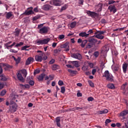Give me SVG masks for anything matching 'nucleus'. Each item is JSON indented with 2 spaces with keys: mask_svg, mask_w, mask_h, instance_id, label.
Listing matches in <instances>:
<instances>
[{
  "mask_svg": "<svg viewBox=\"0 0 128 128\" xmlns=\"http://www.w3.org/2000/svg\"><path fill=\"white\" fill-rule=\"evenodd\" d=\"M48 60V56H46V54L44 52L40 53L35 56V60L38 62H42V60Z\"/></svg>",
  "mask_w": 128,
  "mask_h": 128,
  "instance_id": "obj_1",
  "label": "nucleus"
},
{
  "mask_svg": "<svg viewBox=\"0 0 128 128\" xmlns=\"http://www.w3.org/2000/svg\"><path fill=\"white\" fill-rule=\"evenodd\" d=\"M50 38H46L43 40L38 39L34 42L35 44H48V42H50Z\"/></svg>",
  "mask_w": 128,
  "mask_h": 128,
  "instance_id": "obj_2",
  "label": "nucleus"
},
{
  "mask_svg": "<svg viewBox=\"0 0 128 128\" xmlns=\"http://www.w3.org/2000/svg\"><path fill=\"white\" fill-rule=\"evenodd\" d=\"M10 104L12 105L10 106L8 112L14 114V112H16V110H18V105L16 104H14L12 102H10Z\"/></svg>",
  "mask_w": 128,
  "mask_h": 128,
  "instance_id": "obj_3",
  "label": "nucleus"
},
{
  "mask_svg": "<svg viewBox=\"0 0 128 128\" xmlns=\"http://www.w3.org/2000/svg\"><path fill=\"white\" fill-rule=\"evenodd\" d=\"M50 28L46 26H44L39 30L38 32H39V34H46L48 32Z\"/></svg>",
  "mask_w": 128,
  "mask_h": 128,
  "instance_id": "obj_4",
  "label": "nucleus"
},
{
  "mask_svg": "<svg viewBox=\"0 0 128 128\" xmlns=\"http://www.w3.org/2000/svg\"><path fill=\"white\" fill-rule=\"evenodd\" d=\"M50 4L52 6H62V0H51L50 1Z\"/></svg>",
  "mask_w": 128,
  "mask_h": 128,
  "instance_id": "obj_5",
  "label": "nucleus"
},
{
  "mask_svg": "<svg viewBox=\"0 0 128 128\" xmlns=\"http://www.w3.org/2000/svg\"><path fill=\"white\" fill-rule=\"evenodd\" d=\"M86 12L87 14H88V16H91V18H94L98 17V14L96 12L87 10Z\"/></svg>",
  "mask_w": 128,
  "mask_h": 128,
  "instance_id": "obj_6",
  "label": "nucleus"
},
{
  "mask_svg": "<svg viewBox=\"0 0 128 128\" xmlns=\"http://www.w3.org/2000/svg\"><path fill=\"white\" fill-rule=\"evenodd\" d=\"M10 44H12L11 45H10ZM16 42H14L12 43V42L10 41V42H8L7 43L5 44L4 46L6 48L9 49L10 48H12V46H16Z\"/></svg>",
  "mask_w": 128,
  "mask_h": 128,
  "instance_id": "obj_7",
  "label": "nucleus"
},
{
  "mask_svg": "<svg viewBox=\"0 0 128 128\" xmlns=\"http://www.w3.org/2000/svg\"><path fill=\"white\" fill-rule=\"evenodd\" d=\"M42 8L44 10H50L54 8V6H50V4H46L42 6Z\"/></svg>",
  "mask_w": 128,
  "mask_h": 128,
  "instance_id": "obj_8",
  "label": "nucleus"
},
{
  "mask_svg": "<svg viewBox=\"0 0 128 128\" xmlns=\"http://www.w3.org/2000/svg\"><path fill=\"white\" fill-rule=\"evenodd\" d=\"M28 10H30L28 11H25L23 14H25L26 16H30V14H34V11H32V7H30L29 8H28Z\"/></svg>",
  "mask_w": 128,
  "mask_h": 128,
  "instance_id": "obj_9",
  "label": "nucleus"
},
{
  "mask_svg": "<svg viewBox=\"0 0 128 128\" xmlns=\"http://www.w3.org/2000/svg\"><path fill=\"white\" fill-rule=\"evenodd\" d=\"M61 48H65L64 52H69L70 51V46H68V43L66 42L64 44L61 45Z\"/></svg>",
  "mask_w": 128,
  "mask_h": 128,
  "instance_id": "obj_10",
  "label": "nucleus"
},
{
  "mask_svg": "<svg viewBox=\"0 0 128 128\" xmlns=\"http://www.w3.org/2000/svg\"><path fill=\"white\" fill-rule=\"evenodd\" d=\"M103 76H105L106 78V80H112V76L110 74V72H108V70H106L104 72V74L103 75Z\"/></svg>",
  "mask_w": 128,
  "mask_h": 128,
  "instance_id": "obj_11",
  "label": "nucleus"
},
{
  "mask_svg": "<svg viewBox=\"0 0 128 128\" xmlns=\"http://www.w3.org/2000/svg\"><path fill=\"white\" fill-rule=\"evenodd\" d=\"M6 18L7 20H9L10 18H14V14L12 12H6Z\"/></svg>",
  "mask_w": 128,
  "mask_h": 128,
  "instance_id": "obj_12",
  "label": "nucleus"
},
{
  "mask_svg": "<svg viewBox=\"0 0 128 128\" xmlns=\"http://www.w3.org/2000/svg\"><path fill=\"white\" fill-rule=\"evenodd\" d=\"M72 58H77V60H82V54H80V53H75L72 54Z\"/></svg>",
  "mask_w": 128,
  "mask_h": 128,
  "instance_id": "obj_13",
  "label": "nucleus"
},
{
  "mask_svg": "<svg viewBox=\"0 0 128 128\" xmlns=\"http://www.w3.org/2000/svg\"><path fill=\"white\" fill-rule=\"evenodd\" d=\"M34 58L32 57L28 58L26 62V66H28V64H32V62H34Z\"/></svg>",
  "mask_w": 128,
  "mask_h": 128,
  "instance_id": "obj_14",
  "label": "nucleus"
},
{
  "mask_svg": "<svg viewBox=\"0 0 128 128\" xmlns=\"http://www.w3.org/2000/svg\"><path fill=\"white\" fill-rule=\"evenodd\" d=\"M128 64L126 62H124L122 64V70L124 74H126V70H128Z\"/></svg>",
  "mask_w": 128,
  "mask_h": 128,
  "instance_id": "obj_15",
  "label": "nucleus"
},
{
  "mask_svg": "<svg viewBox=\"0 0 128 128\" xmlns=\"http://www.w3.org/2000/svg\"><path fill=\"white\" fill-rule=\"evenodd\" d=\"M96 8L97 12H102V3L98 4L96 6Z\"/></svg>",
  "mask_w": 128,
  "mask_h": 128,
  "instance_id": "obj_16",
  "label": "nucleus"
},
{
  "mask_svg": "<svg viewBox=\"0 0 128 128\" xmlns=\"http://www.w3.org/2000/svg\"><path fill=\"white\" fill-rule=\"evenodd\" d=\"M82 70H84V72H86V76H88L89 74H90V68H88V66H85V67L82 68Z\"/></svg>",
  "mask_w": 128,
  "mask_h": 128,
  "instance_id": "obj_17",
  "label": "nucleus"
},
{
  "mask_svg": "<svg viewBox=\"0 0 128 128\" xmlns=\"http://www.w3.org/2000/svg\"><path fill=\"white\" fill-rule=\"evenodd\" d=\"M12 58L14 59V60H15L16 62V64H18L20 62V60L21 58L20 56H18V58L14 57V56H12Z\"/></svg>",
  "mask_w": 128,
  "mask_h": 128,
  "instance_id": "obj_18",
  "label": "nucleus"
},
{
  "mask_svg": "<svg viewBox=\"0 0 128 128\" xmlns=\"http://www.w3.org/2000/svg\"><path fill=\"white\" fill-rule=\"evenodd\" d=\"M88 36L90 34H88L86 32H82L79 34V36H82V38H88Z\"/></svg>",
  "mask_w": 128,
  "mask_h": 128,
  "instance_id": "obj_19",
  "label": "nucleus"
},
{
  "mask_svg": "<svg viewBox=\"0 0 128 128\" xmlns=\"http://www.w3.org/2000/svg\"><path fill=\"white\" fill-rule=\"evenodd\" d=\"M89 42H90L91 44H93L94 45L96 44V42H98V40L94 38H90L88 40Z\"/></svg>",
  "mask_w": 128,
  "mask_h": 128,
  "instance_id": "obj_20",
  "label": "nucleus"
},
{
  "mask_svg": "<svg viewBox=\"0 0 128 128\" xmlns=\"http://www.w3.org/2000/svg\"><path fill=\"white\" fill-rule=\"evenodd\" d=\"M46 75L45 74H42L38 76V80H42L44 78L46 80Z\"/></svg>",
  "mask_w": 128,
  "mask_h": 128,
  "instance_id": "obj_21",
  "label": "nucleus"
},
{
  "mask_svg": "<svg viewBox=\"0 0 128 128\" xmlns=\"http://www.w3.org/2000/svg\"><path fill=\"white\" fill-rule=\"evenodd\" d=\"M54 78V76L52 74L49 76H46L45 77V80H52Z\"/></svg>",
  "mask_w": 128,
  "mask_h": 128,
  "instance_id": "obj_22",
  "label": "nucleus"
},
{
  "mask_svg": "<svg viewBox=\"0 0 128 128\" xmlns=\"http://www.w3.org/2000/svg\"><path fill=\"white\" fill-rule=\"evenodd\" d=\"M17 78L18 80H24V78L22 76V73L18 72L17 74Z\"/></svg>",
  "mask_w": 128,
  "mask_h": 128,
  "instance_id": "obj_23",
  "label": "nucleus"
},
{
  "mask_svg": "<svg viewBox=\"0 0 128 128\" xmlns=\"http://www.w3.org/2000/svg\"><path fill=\"white\" fill-rule=\"evenodd\" d=\"M126 114H128V110L122 111L120 114V116H126Z\"/></svg>",
  "mask_w": 128,
  "mask_h": 128,
  "instance_id": "obj_24",
  "label": "nucleus"
},
{
  "mask_svg": "<svg viewBox=\"0 0 128 128\" xmlns=\"http://www.w3.org/2000/svg\"><path fill=\"white\" fill-rule=\"evenodd\" d=\"M20 88L22 90H26V88H30V85L29 84H25L24 85L22 84H20Z\"/></svg>",
  "mask_w": 128,
  "mask_h": 128,
  "instance_id": "obj_25",
  "label": "nucleus"
},
{
  "mask_svg": "<svg viewBox=\"0 0 128 128\" xmlns=\"http://www.w3.org/2000/svg\"><path fill=\"white\" fill-rule=\"evenodd\" d=\"M68 72L70 74L71 76H76V74H78V72L76 70H74L70 69H68Z\"/></svg>",
  "mask_w": 128,
  "mask_h": 128,
  "instance_id": "obj_26",
  "label": "nucleus"
},
{
  "mask_svg": "<svg viewBox=\"0 0 128 128\" xmlns=\"http://www.w3.org/2000/svg\"><path fill=\"white\" fill-rule=\"evenodd\" d=\"M16 44L14 46V48H20L22 46H24V42H20L19 43L16 42Z\"/></svg>",
  "mask_w": 128,
  "mask_h": 128,
  "instance_id": "obj_27",
  "label": "nucleus"
},
{
  "mask_svg": "<svg viewBox=\"0 0 128 128\" xmlns=\"http://www.w3.org/2000/svg\"><path fill=\"white\" fill-rule=\"evenodd\" d=\"M56 125L60 127V118L57 117L56 120Z\"/></svg>",
  "mask_w": 128,
  "mask_h": 128,
  "instance_id": "obj_28",
  "label": "nucleus"
},
{
  "mask_svg": "<svg viewBox=\"0 0 128 128\" xmlns=\"http://www.w3.org/2000/svg\"><path fill=\"white\" fill-rule=\"evenodd\" d=\"M118 70H120V65L118 64H115L113 70L114 72H118Z\"/></svg>",
  "mask_w": 128,
  "mask_h": 128,
  "instance_id": "obj_29",
  "label": "nucleus"
},
{
  "mask_svg": "<svg viewBox=\"0 0 128 128\" xmlns=\"http://www.w3.org/2000/svg\"><path fill=\"white\" fill-rule=\"evenodd\" d=\"M60 66L56 64H54L52 66V70H59Z\"/></svg>",
  "mask_w": 128,
  "mask_h": 128,
  "instance_id": "obj_30",
  "label": "nucleus"
},
{
  "mask_svg": "<svg viewBox=\"0 0 128 128\" xmlns=\"http://www.w3.org/2000/svg\"><path fill=\"white\" fill-rule=\"evenodd\" d=\"M71 64H74V66H76V68H78V66H80V65L78 64V61H72L71 62Z\"/></svg>",
  "mask_w": 128,
  "mask_h": 128,
  "instance_id": "obj_31",
  "label": "nucleus"
},
{
  "mask_svg": "<svg viewBox=\"0 0 128 128\" xmlns=\"http://www.w3.org/2000/svg\"><path fill=\"white\" fill-rule=\"evenodd\" d=\"M21 72L23 74L24 78L26 77V75L28 74V72H26V69L21 70Z\"/></svg>",
  "mask_w": 128,
  "mask_h": 128,
  "instance_id": "obj_32",
  "label": "nucleus"
},
{
  "mask_svg": "<svg viewBox=\"0 0 128 128\" xmlns=\"http://www.w3.org/2000/svg\"><path fill=\"white\" fill-rule=\"evenodd\" d=\"M86 44H88V40H83L80 45L81 47L82 48H84V46H86Z\"/></svg>",
  "mask_w": 128,
  "mask_h": 128,
  "instance_id": "obj_33",
  "label": "nucleus"
},
{
  "mask_svg": "<svg viewBox=\"0 0 128 128\" xmlns=\"http://www.w3.org/2000/svg\"><path fill=\"white\" fill-rule=\"evenodd\" d=\"M108 110L107 109H104V110H102L99 112V114H108Z\"/></svg>",
  "mask_w": 128,
  "mask_h": 128,
  "instance_id": "obj_34",
  "label": "nucleus"
},
{
  "mask_svg": "<svg viewBox=\"0 0 128 128\" xmlns=\"http://www.w3.org/2000/svg\"><path fill=\"white\" fill-rule=\"evenodd\" d=\"M30 48V46H24L22 47L21 50H30V49H28Z\"/></svg>",
  "mask_w": 128,
  "mask_h": 128,
  "instance_id": "obj_35",
  "label": "nucleus"
},
{
  "mask_svg": "<svg viewBox=\"0 0 128 128\" xmlns=\"http://www.w3.org/2000/svg\"><path fill=\"white\" fill-rule=\"evenodd\" d=\"M0 78H1V80H8V78L4 74H0Z\"/></svg>",
  "mask_w": 128,
  "mask_h": 128,
  "instance_id": "obj_36",
  "label": "nucleus"
},
{
  "mask_svg": "<svg viewBox=\"0 0 128 128\" xmlns=\"http://www.w3.org/2000/svg\"><path fill=\"white\" fill-rule=\"evenodd\" d=\"M95 38H98L99 40H103L104 36L100 35V34H97L96 35Z\"/></svg>",
  "mask_w": 128,
  "mask_h": 128,
  "instance_id": "obj_37",
  "label": "nucleus"
},
{
  "mask_svg": "<svg viewBox=\"0 0 128 128\" xmlns=\"http://www.w3.org/2000/svg\"><path fill=\"white\" fill-rule=\"evenodd\" d=\"M62 52V48L61 47L58 48V49L54 50V54H58L59 52Z\"/></svg>",
  "mask_w": 128,
  "mask_h": 128,
  "instance_id": "obj_38",
  "label": "nucleus"
},
{
  "mask_svg": "<svg viewBox=\"0 0 128 128\" xmlns=\"http://www.w3.org/2000/svg\"><path fill=\"white\" fill-rule=\"evenodd\" d=\"M84 108H85L84 107H76V108H72V110H74V111L75 112V110H84Z\"/></svg>",
  "mask_w": 128,
  "mask_h": 128,
  "instance_id": "obj_39",
  "label": "nucleus"
},
{
  "mask_svg": "<svg viewBox=\"0 0 128 128\" xmlns=\"http://www.w3.org/2000/svg\"><path fill=\"white\" fill-rule=\"evenodd\" d=\"M20 30L16 29L14 32V36H20Z\"/></svg>",
  "mask_w": 128,
  "mask_h": 128,
  "instance_id": "obj_40",
  "label": "nucleus"
},
{
  "mask_svg": "<svg viewBox=\"0 0 128 128\" xmlns=\"http://www.w3.org/2000/svg\"><path fill=\"white\" fill-rule=\"evenodd\" d=\"M92 46H94V44L91 43V42H90V43L86 46V48H90Z\"/></svg>",
  "mask_w": 128,
  "mask_h": 128,
  "instance_id": "obj_41",
  "label": "nucleus"
},
{
  "mask_svg": "<svg viewBox=\"0 0 128 128\" xmlns=\"http://www.w3.org/2000/svg\"><path fill=\"white\" fill-rule=\"evenodd\" d=\"M94 32H96V30L95 29H90V30L88 32V34H94Z\"/></svg>",
  "mask_w": 128,
  "mask_h": 128,
  "instance_id": "obj_42",
  "label": "nucleus"
},
{
  "mask_svg": "<svg viewBox=\"0 0 128 128\" xmlns=\"http://www.w3.org/2000/svg\"><path fill=\"white\" fill-rule=\"evenodd\" d=\"M40 72V69H36L34 70V76H36V74H38Z\"/></svg>",
  "mask_w": 128,
  "mask_h": 128,
  "instance_id": "obj_43",
  "label": "nucleus"
},
{
  "mask_svg": "<svg viewBox=\"0 0 128 128\" xmlns=\"http://www.w3.org/2000/svg\"><path fill=\"white\" fill-rule=\"evenodd\" d=\"M3 66H6L7 68H14L12 66H10V64H4Z\"/></svg>",
  "mask_w": 128,
  "mask_h": 128,
  "instance_id": "obj_44",
  "label": "nucleus"
},
{
  "mask_svg": "<svg viewBox=\"0 0 128 128\" xmlns=\"http://www.w3.org/2000/svg\"><path fill=\"white\" fill-rule=\"evenodd\" d=\"M106 32L104 31H96V32H94V34H104Z\"/></svg>",
  "mask_w": 128,
  "mask_h": 128,
  "instance_id": "obj_45",
  "label": "nucleus"
},
{
  "mask_svg": "<svg viewBox=\"0 0 128 128\" xmlns=\"http://www.w3.org/2000/svg\"><path fill=\"white\" fill-rule=\"evenodd\" d=\"M38 18H40V15H37V16H34V17L32 18V20H34V21L36 20H38Z\"/></svg>",
  "mask_w": 128,
  "mask_h": 128,
  "instance_id": "obj_46",
  "label": "nucleus"
},
{
  "mask_svg": "<svg viewBox=\"0 0 128 128\" xmlns=\"http://www.w3.org/2000/svg\"><path fill=\"white\" fill-rule=\"evenodd\" d=\"M88 83L91 88H94V84L92 80H88Z\"/></svg>",
  "mask_w": 128,
  "mask_h": 128,
  "instance_id": "obj_47",
  "label": "nucleus"
},
{
  "mask_svg": "<svg viewBox=\"0 0 128 128\" xmlns=\"http://www.w3.org/2000/svg\"><path fill=\"white\" fill-rule=\"evenodd\" d=\"M68 8V5L65 4L64 6H62L60 9V12H63V10H66Z\"/></svg>",
  "mask_w": 128,
  "mask_h": 128,
  "instance_id": "obj_48",
  "label": "nucleus"
},
{
  "mask_svg": "<svg viewBox=\"0 0 128 128\" xmlns=\"http://www.w3.org/2000/svg\"><path fill=\"white\" fill-rule=\"evenodd\" d=\"M76 26V22H74L70 24V27L72 28H74Z\"/></svg>",
  "mask_w": 128,
  "mask_h": 128,
  "instance_id": "obj_49",
  "label": "nucleus"
},
{
  "mask_svg": "<svg viewBox=\"0 0 128 128\" xmlns=\"http://www.w3.org/2000/svg\"><path fill=\"white\" fill-rule=\"evenodd\" d=\"M126 86H128V83H125L121 86V90H124V88H126Z\"/></svg>",
  "mask_w": 128,
  "mask_h": 128,
  "instance_id": "obj_50",
  "label": "nucleus"
},
{
  "mask_svg": "<svg viewBox=\"0 0 128 128\" xmlns=\"http://www.w3.org/2000/svg\"><path fill=\"white\" fill-rule=\"evenodd\" d=\"M66 92V88L64 86L61 87V92L64 94Z\"/></svg>",
  "mask_w": 128,
  "mask_h": 128,
  "instance_id": "obj_51",
  "label": "nucleus"
},
{
  "mask_svg": "<svg viewBox=\"0 0 128 128\" xmlns=\"http://www.w3.org/2000/svg\"><path fill=\"white\" fill-rule=\"evenodd\" d=\"M6 94V90H3L2 91V92H0V96H4V94Z\"/></svg>",
  "mask_w": 128,
  "mask_h": 128,
  "instance_id": "obj_52",
  "label": "nucleus"
},
{
  "mask_svg": "<svg viewBox=\"0 0 128 128\" xmlns=\"http://www.w3.org/2000/svg\"><path fill=\"white\" fill-rule=\"evenodd\" d=\"M108 10H110V12H112V5L109 6Z\"/></svg>",
  "mask_w": 128,
  "mask_h": 128,
  "instance_id": "obj_53",
  "label": "nucleus"
},
{
  "mask_svg": "<svg viewBox=\"0 0 128 128\" xmlns=\"http://www.w3.org/2000/svg\"><path fill=\"white\" fill-rule=\"evenodd\" d=\"M44 28V24L38 25V30H40V28Z\"/></svg>",
  "mask_w": 128,
  "mask_h": 128,
  "instance_id": "obj_54",
  "label": "nucleus"
},
{
  "mask_svg": "<svg viewBox=\"0 0 128 128\" xmlns=\"http://www.w3.org/2000/svg\"><path fill=\"white\" fill-rule=\"evenodd\" d=\"M58 84L59 86H64V82H62V80H59Z\"/></svg>",
  "mask_w": 128,
  "mask_h": 128,
  "instance_id": "obj_55",
  "label": "nucleus"
},
{
  "mask_svg": "<svg viewBox=\"0 0 128 128\" xmlns=\"http://www.w3.org/2000/svg\"><path fill=\"white\" fill-rule=\"evenodd\" d=\"M108 88H111L112 90V84H109L107 86Z\"/></svg>",
  "mask_w": 128,
  "mask_h": 128,
  "instance_id": "obj_56",
  "label": "nucleus"
},
{
  "mask_svg": "<svg viewBox=\"0 0 128 128\" xmlns=\"http://www.w3.org/2000/svg\"><path fill=\"white\" fill-rule=\"evenodd\" d=\"M12 104H16V102H18V100H16V98H12V101H11Z\"/></svg>",
  "mask_w": 128,
  "mask_h": 128,
  "instance_id": "obj_57",
  "label": "nucleus"
},
{
  "mask_svg": "<svg viewBox=\"0 0 128 128\" xmlns=\"http://www.w3.org/2000/svg\"><path fill=\"white\" fill-rule=\"evenodd\" d=\"M56 62V60L54 59H52L50 62H49V64H54V62Z\"/></svg>",
  "mask_w": 128,
  "mask_h": 128,
  "instance_id": "obj_58",
  "label": "nucleus"
},
{
  "mask_svg": "<svg viewBox=\"0 0 128 128\" xmlns=\"http://www.w3.org/2000/svg\"><path fill=\"white\" fill-rule=\"evenodd\" d=\"M112 122V120L110 119H107L106 120V122H105V124H110V122Z\"/></svg>",
  "mask_w": 128,
  "mask_h": 128,
  "instance_id": "obj_59",
  "label": "nucleus"
},
{
  "mask_svg": "<svg viewBox=\"0 0 128 128\" xmlns=\"http://www.w3.org/2000/svg\"><path fill=\"white\" fill-rule=\"evenodd\" d=\"M29 84L30 86H34V80H30Z\"/></svg>",
  "mask_w": 128,
  "mask_h": 128,
  "instance_id": "obj_60",
  "label": "nucleus"
},
{
  "mask_svg": "<svg viewBox=\"0 0 128 128\" xmlns=\"http://www.w3.org/2000/svg\"><path fill=\"white\" fill-rule=\"evenodd\" d=\"M10 52H14V54H16L18 51L14 49H10Z\"/></svg>",
  "mask_w": 128,
  "mask_h": 128,
  "instance_id": "obj_61",
  "label": "nucleus"
},
{
  "mask_svg": "<svg viewBox=\"0 0 128 128\" xmlns=\"http://www.w3.org/2000/svg\"><path fill=\"white\" fill-rule=\"evenodd\" d=\"M94 98L92 97H89L88 98V102H92V100H94Z\"/></svg>",
  "mask_w": 128,
  "mask_h": 128,
  "instance_id": "obj_62",
  "label": "nucleus"
},
{
  "mask_svg": "<svg viewBox=\"0 0 128 128\" xmlns=\"http://www.w3.org/2000/svg\"><path fill=\"white\" fill-rule=\"evenodd\" d=\"M64 34L59 35L60 40H64Z\"/></svg>",
  "mask_w": 128,
  "mask_h": 128,
  "instance_id": "obj_63",
  "label": "nucleus"
},
{
  "mask_svg": "<svg viewBox=\"0 0 128 128\" xmlns=\"http://www.w3.org/2000/svg\"><path fill=\"white\" fill-rule=\"evenodd\" d=\"M99 53L98 52H94V56H96V58H98V56Z\"/></svg>",
  "mask_w": 128,
  "mask_h": 128,
  "instance_id": "obj_64",
  "label": "nucleus"
}]
</instances>
